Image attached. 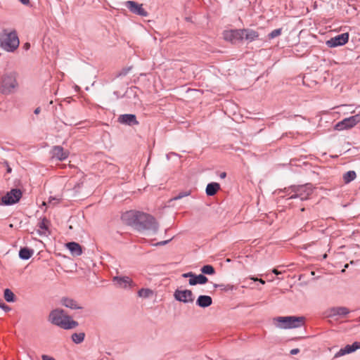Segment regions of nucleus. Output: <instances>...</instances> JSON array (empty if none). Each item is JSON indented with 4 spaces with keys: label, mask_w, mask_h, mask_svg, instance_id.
Masks as SVG:
<instances>
[{
    "label": "nucleus",
    "mask_w": 360,
    "mask_h": 360,
    "mask_svg": "<svg viewBox=\"0 0 360 360\" xmlns=\"http://www.w3.org/2000/svg\"><path fill=\"white\" fill-rule=\"evenodd\" d=\"M122 219L128 224L135 226L139 229L151 230L156 232L158 224L155 219L149 214L130 210L124 213Z\"/></svg>",
    "instance_id": "obj_1"
},
{
    "label": "nucleus",
    "mask_w": 360,
    "mask_h": 360,
    "mask_svg": "<svg viewBox=\"0 0 360 360\" xmlns=\"http://www.w3.org/2000/svg\"><path fill=\"white\" fill-rule=\"evenodd\" d=\"M51 323L56 325L63 329H72L78 326V323L71 319V318L64 313L62 309L53 310L49 317Z\"/></svg>",
    "instance_id": "obj_2"
},
{
    "label": "nucleus",
    "mask_w": 360,
    "mask_h": 360,
    "mask_svg": "<svg viewBox=\"0 0 360 360\" xmlns=\"http://www.w3.org/2000/svg\"><path fill=\"white\" fill-rule=\"evenodd\" d=\"M19 83L18 73L11 72L4 75L0 79V92L4 95H10L18 91Z\"/></svg>",
    "instance_id": "obj_3"
},
{
    "label": "nucleus",
    "mask_w": 360,
    "mask_h": 360,
    "mask_svg": "<svg viewBox=\"0 0 360 360\" xmlns=\"http://www.w3.org/2000/svg\"><path fill=\"white\" fill-rule=\"evenodd\" d=\"M20 44V41L17 32L13 30L11 32L4 31L0 34V46L8 52H13Z\"/></svg>",
    "instance_id": "obj_4"
},
{
    "label": "nucleus",
    "mask_w": 360,
    "mask_h": 360,
    "mask_svg": "<svg viewBox=\"0 0 360 360\" xmlns=\"http://www.w3.org/2000/svg\"><path fill=\"white\" fill-rule=\"evenodd\" d=\"M277 322V327L283 329L295 328L304 324L303 317L278 316L274 319Z\"/></svg>",
    "instance_id": "obj_5"
},
{
    "label": "nucleus",
    "mask_w": 360,
    "mask_h": 360,
    "mask_svg": "<svg viewBox=\"0 0 360 360\" xmlns=\"http://www.w3.org/2000/svg\"><path fill=\"white\" fill-rule=\"evenodd\" d=\"M360 122V112L351 116L349 117L345 118L342 121L338 122L335 125V129L338 131L352 129Z\"/></svg>",
    "instance_id": "obj_6"
},
{
    "label": "nucleus",
    "mask_w": 360,
    "mask_h": 360,
    "mask_svg": "<svg viewBox=\"0 0 360 360\" xmlns=\"http://www.w3.org/2000/svg\"><path fill=\"white\" fill-rule=\"evenodd\" d=\"M294 194L290 198H299L302 200H307L312 193L313 189L310 185H302L293 187Z\"/></svg>",
    "instance_id": "obj_7"
},
{
    "label": "nucleus",
    "mask_w": 360,
    "mask_h": 360,
    "mask_svg": "<svg viewBox=\"0 0 360 360\" xmlns=\"http://www.w3.org/2000/svg\"><path fill=\"white\" fill-rule=\"evenodd\" d=\"M21 197L22 192L20 189H12L1 198L2 204L6 205L15 204L20 200Z\"/></svg>",
    "instance_id": "obj_8"
},
{
    "label": "nucleus",
    "mask_w": 360,
    "mask_h": 360,
    "mask_svg": "<svg viewBox=\"0 0 360 360\" xmlns=\"http://www.w3.org/2000/svg\"><path fill=\"white\" fill-rule=\"evenodd\" d=\"M224 39L233 44L239 42L243 39V31L241 30H231L224 31Z\"/></svg>",
    "instance_id": "obj_9"
},
{
    "label": "nucleus",
    "mask_w": 360,
    "mask_h": 360,
    "mask_svg": "<svg viewBox=\"0 0 360 360\" xmlns=\"http://www.w3.org/2000/svg\"><path fill=\"white\" fill-rule=\"evenodd\" d=\"M174 298L184 303L193 302L194 300L193 294L190 290H176L174 293Z\"/></svg>",
    "instance_id": "obj_10"
},
{
    "label": "nucleus",
    "mask_w": 360,
    "mask_h": 360,
    "mask_svg": "<svg viewBox=\"0 0 360 360\" xmlns=\"http://www.w3.org/2000/svg\"><path fill=\"white\" fill-rule=\"evenodd\" d=\"M349 34L347 32L338 34L326 41L328 47L333 48L339 46L345 45L348 42Z\"/></svg>",
    "instance_id": "obj_11"
},
{
    "label": "nucleus",
    "mask_w": 360,
    "mask_h": 360,
    "mask_svg": "<svg viewBox=\"0 0 360 360\" xmlns=\"http://www.w3.org/2000/svg\"><path fill=\"white\" fill-rule=\"evenodd\" d=\"M350 313V310L345 307H333L328 309L325 314L327 317H344Z\"/></svg>",
    "instance_id": "obj_12"
},
{
    "label": "nucleus",
    "mask_w": 360,
    "mask_h": 360,
    "mask_svg": "<svg viewBox=\"0 0 360 360\" xmlns=\"http://www.w3.org/2000/svg\"><path fill=\"white\" fill-rule=\"evenodd\" d=\"M360 349V342H354L352 345H347L345 347L341 348L335 355L334 358L337 359L346 354L354 352Z\"/></svg>",
    "instance_id": "obj_13"
},
{
    "label": "nucleus",
    "mask_w": 360,
    "mask_h": 360,
    "mask_svg": "<svg viewBox=\"0 0 360 360\" xmlns=\"http://www.w3.org/2000/svg\"><path fill=\"white\" fill-rule=\"evenodd\" d=\"M115 285L121 288H128L134 285L132 280L128 276H115L113 278Z\"/></svg>",
    "instance_id": "obj_14"
},
{
    "label": "nucleus",
    "mask_w": 360,
    "mask_h": 360,
    "mask_svg": "<svg viewBox=\"0 0 360 360\" xmlns=\"http://www.w3.org/2000/svg\"><path fill=\"white\" fill-rule=\"evenodd\" d=\"M51 154L53 158L62 161L68 157L69 152L68 150H65L62 146H56L52 148Z\"/></svg>",
    "instance_id": "obj_15"
},
{
    "label": "nucleus",
    "mask_w": 360,
    "mask_h": 360,
    "mask_svg": "<svg viewBox=\"0 0 360 360\" xmlns=\"http://www.w3.org/2000/svg\"><path fill=\"white\" fill-rule=\"evenodd\" d=\"M127 8L130 10V11H131L134 13H136L141 16H146L148 14L145 9L143 8L141 4H139L132 1H128L127 2Z\"/></svg>",
    "instance_id": "obj_16"
},
{
    "label": "nucleus",
    "mask_w": 360,
    "mask_h": 360,
    "mask_svg": "<svg viewBox=\"0 0 360 360\" xmlns=\"http://www.w3.org/2000/svg\"><path fill=\"white\" fill-rule=\"evenodd\" d=\"M118 120L120 123L128 124V125H137L139 122L134 115L132 114H124L119 117Z\"/></svg>",
    "instance_id": "obj_17"
},
{
    "label": "nucleus",
    "mask_w": 360,
    "mask_h": 360,
    "mask_svg": "<svg viewBox=\"0 0 360 360\" xmlns=\"http://www.w3.org/2000/svg\"><path fill=\"white\" fill-rule=\"evenodd\" d=\"M212 304V299L208 295H200L196 300V304L202 308L208 307Z\"/></svg>",
    "instance_id": "obj_18"
},
{
    "label": "nucleus",
    "mask_w": 360,
    "mask_h": 360,
    "mask_svg": "<svg viewBox=\"0 0 360 360\" xmlns=\"http://www.w3.org/2000/svg\"><path fill=\"white\" fill-rule=\"evenodd\" d=\"M66 247L70 251L72 255L75 256H79L82 253L80 245L75 242L68 243L66 244Z\"/></svg>",
    "instance_id": "obj_19"
},
{
    "label": "nucleus",
    "mask_w": 360,
    "mask_h": 360,
    "mask_svg": "<svg viewBox=\"0 0 360 360\" xmlns=\"http://www.w3.org/2000/svg\"><path fill=\"white\" fill-rule=\"evenodd\" d=\"M243 39H245L248 41H252L258 38V33L252 30L243 29Z\"/></svg>",
    "instance_id": "obj_20"
},
{
    "label": "nucleus",
    "mask_w": 360,
    "mask_h": 360,
    "mask_svg": "<svg viewBox=\"0 0 360 360\" xmlns=\"http://www.w3.org/2000/svg\"><path fill=\"white\" fill-rule=\"evenodd\" d=\"M220 189V185L218 183H210L208 184L206 187V194L208 196H212Z\"/></svg>",
    "instance_id": "obj_21"
},
{
    "label": "nucleus",
    "mask_w": 360,
    "mask_h": 360,
    "mask_svg": "<svg viewBox=\"0 0 360 360\" xmlns=\"http://www.w3.org/2000/svg\"><path fill=\"white\" fill-rule=\"evenodd\" d=\"M61 303L63 306H65L68 308L72 309L81 308L79 306H78L76 301H75L72 299H70V298H67V297L63 298L61 300Z\"/></svg>",
    "instance_id": "obj_22"
},
{
    "label": "nucleus",
    "mask_w": 360,
    "mask_h": 360,
    "mask_svg": "<svg viewBox=\"0 0 360 360\" xmlns=\"http://www.w3.org/2000/svg\"><path fill=\"white\" fill-rule=\"evenodd\" d=\"M34 254V251L27 248H22L19 251V257L22 259H29Z\"/></svg>",
    "instance_id": "obj_23"
},
{
    "label": "nucleus",
    "mask_w": 360,
    "mask_h": 360,
    "mask_svg": "<svg viewBox=\"0 0 360 360\" xmlns=\"http://www.w3.org/2000/svg\"><path fill=\"white\" fill-rule=\"evenodd\" d=\"M49 224V221L47 219H46L45 217L41 219L38 224V226L40 229V233H45L46 231L48 230Z\"/></svg>",
    "instance_id": "obj_24"
},
{
    "label": "nucleus",
    "mask_w": 360,
    "mask_h": 360,
    "mask_svg": "<svg viewBox=\"0 0 360 360\" xmlns=\"http://www.w3.org/2000/svg\"><path fill=\"white\" fill-rule=\"evenodd\" d=\"M356 177V172L354 171H348L343 175V180L345 184H349L352 181L354 180Z\"/></svg>",
    "instance_id": "obj_25"
},
{
    "label": "nucleus",
    "mask_w": 360,
    "mask_h": 360,
    "mask_svg": "<svg viewBox=\"0 0 360 360\" xmlns=\"http://www.w3.org/2000/svg\"><path fill=\"white\" fill-rule=\"evenodd\" d=\"M85 334L84 333H73L72 335V340L76 344L82 342L84 340Z\"/></svg>",
    "instance_id": "obj_26"
},
{
    "label": "nucleus",
    "mask_w": 360,
    "mask_h": 360,
    "mask_svg": "<svg viewBox=\"0 0 360 360\" xmlns=\"http://www.w3.org/2000/svg\"><path fill=\"white\" fill-rule=\"evenodd\" d=\"M4 299L8 302H13L15 301V295L8 288H6V290H4Z\"/></svg>",
    "instance_id": "obj_27"
},
{
    "label": "nucleus",
    "mask_w": 360,
    "mask_h": 360,
    "mask_svg": "<svg viewBox=\"0 0 360 360\" xmlns=\"http://www.w3.org/2000/svg\"><path fill=\"white\" fill-rule=\"evenodd\" d=\"M201 271L202 274L212 275L214 274V269L211 265H205L201 268Z\"/></svg>",
    "instance_id": "obj_28"
},
{
    "label": "nucleus",
    "mask_w": 360,
    "mask_h": 360,
    "mask_svg": "<svg viewBox=\"0 0 360 360\" xmlns=\"http://www.w3.org/2000/svg\"><path fill=\"white\" fill-rule=\"evenodd\" d=\"M153 294V291L150 289L142 288L139 290L138 295L141 297H148Z\"/></svg>",
    "instance_id": "obj_29"
},
{
    "label": "nucleus",
    "mask_w": 360,
    "mask_h": 360,
    "mask_svg": "<svg viewBox=\"0 0 360 360\" xmlns=\"http://www.w3.org/2000/svg\"><path fill=\"white\" fill-rule=\"evenodd\" d=\"M214 288H219L223 291H231L234 289V286L231 284H214Z\"/></svg>",
    "instance_id": "obj_30"
},
{
    "label": "nucleus",
    "mask_w": 360,
    "mask_h": 360,
    "mask_svg": "<svg viewBox=\"0 0 360 360\" xmlns=\"http://www.w3.org/2000/svg\"><path fill=\"white\" fill-rule=\"evenodd\" d=\"M281 32H282V29L281 28L274 30L273 31H271L268 34V38L269 39H272L274 38H276V37L280 36L281 34Z\"/></svg>",
    "instance_id": "obj_31"
},
{
    "label": "nucleus",
    "mask_w": 360,
    "mask_h": 360,
    "mask_svg": "<svg viewBox=\"0 0 360 360\" xmlns=\"http://www.w3.org/2000/svg\"><path fill=\"white\" fill-rule=\"evenodd\" d=\"M195 280L196 284H205L208 281L207 278L202 274L195 275Z\"/></svg>",
    "instance_id": "obj_32"
},
{
    "label": "nucleus",
    "mask_w": 360,
    "mask_h": 360,
    "mask_svg": "<svg viewBox=\"0 0 360 360\" xmlns=\"http://www.w3.org/2000/svg\"><path fill=\"white\" fill-rule=\"evenodd\" d=\"M60 201V198L56 197H50L48 201V205L54 206L58 204Z\"/></svg>",
    "instance_id": "obj_33"
},
{
    "label": "nucleus",
    "mask_w": 360,
    "mask_h": 360,
    "mask_svg": "<svg viewBox=\"0 0 360 360\" xmlns=\"http://www.w3.org/2000/svg\"><path fill=\"white\" fill-rule=\"evenodd\" d=\"M190 194L189 192H181L179 193L176 196H175L173 199L174 200H179L185 196H188Z\"/></svg>",
    "instance_id": "obj_34"
},
{
    "label": "nucleus",
    "mask_w": 360,
    "mask_h": 360,
    "mask_svg": "<svg viewBox=\"0 0 360 360\" xmlns=\"http://www.w3.org/2000/svg\"><path fill=\"white\" fill-rule=\"evenodd\" d=\"M0 308L3 309L5 311H9L11 310V307L6 304H4L2 300H0Z\"/></svg>",
    "instance_id": "obj_35"
},
{
    "label": "nucleus",
    "mask_w": 360,
    "mask_h": 360,
    "mask_svg": "<svg viewBox=\"0 0 360 360\" xmlns=\"http://www.w3.org/2000/svg\"><path fill=\"white\" fill-rule=\"evenodd\" d=\"M189 284L191 285H195L196 284V280H195V274L193 273V276L189 277Z\"/></svg>",
    "instance_id": "obj_36"
},
{
    "label": "nucleus",
    "mask_w": 360,
    "mask_h": 360,
    "mask_svg": "<svg viewBox=\"0 0 360 360\" xmlns=\"http://www.w3.org/2000/svg\"><path fill=\"white\" fill-rule=\"evenodd\" d=\"M22 48L25 51H28L30 49V44L29 42H26L22 45Z\"/></svg>",
    "instance_id": "obj_37"
},
{
    "label": "nucleus",
    "mask_w": 360,
    "mask_h": 360,
    "mask_svg": "<svg viewBox=\"0 0 360 360\" xmlns=\"http://www.w3.org/2000/svg\"><path fill=\"white\" fill-rule=\"evenodd\" d=\"M41 359L42 360H56L54 358L48 355H42Z\"/></svg>",
    "instance_id": "obj_38"
},
{
    "label": "nucleus",
    "mask_w": 360,
    "mask_h": 360,
    "mask_svg": "<svg viewBox=\"0 0 360 360\" xmlns=\"http://www.w3.org/2000/svg\"><path fill=\"white\" fill-rule=\"evenodd\" d=\"M191 276H193V272H188L182 274V277L184 278H189Z\"/></svg>",
    "instance_id": "obj_39"
},
{
    "label": "nucleus",
    "mask_w": 360,
    "mask_h": 360,
    "mask_svg": "<svg viewBox=\"0 0 360 360\" xmlns=\"http://www.w3.org/2000/svg\"><path fill=\"white\" fill-rule=\"evenodd\" d=\"M300 352V349L296 348V349H292L290 350V354H292V355H295V354H297Z\"/></svg>",
    "instance_id": "obj_40"
},
{
    "label": "nucleus",
    "mask_w": 360,
    "mask_h": 360,
    "mask_svg": "<svg viewBox=\"0 0 360 360\" xmlns=\"http://www.w3.org/2000/svg\"><path fill=\"white\" fill-rule=\"evenodd\" d=\"M251 279H252L255 281H259L262 284H264L265 283V281L264 280H262V279L255 278H251Z\"/></svg>",
    "instance_id": "obj_41"
},
{
    "label": "nucleus",
    "mask_w": 360,
    "mask_h": 360,
    "mask_svg": "<svg viewBox=\"0 0 360 360\" xmlns=\"http://www.w3.org/2000/svg\"><path fill=\"white\" fill-rule=\"evenodd\" d=\"M22 4L28 5L30 3V0H19Z\"/></svg>",
    "instance_id": "obj_42"
},
{
    "label": "nucleus",
    "mask_w": 360,
    "mask_h": 360,
    "mask_svg": "<svg viewBox=\"0 0 360 360\" xmlns=\"http://www.w3.org/2000/svg\"><path fill=\"white\" fill-rule=\"evenodd\" d=\"M272 272H273L274 274H276V275H278V274H281V271H278L276 269H274L272 270Z\"/></svg>",
    "instance_id": "obj_43"
},
{
    "label": "nucleus",
    "mask_w": 360,
    "mask_h": 360,
    "mask_svg": "<svg viewBox=\"0 0 360 360\" xmlns=\"http://www.w3.org/2000/svg\"><path fill=\"white\" fill-rule=\"evenodd\" d=\"M226 176V172H221L220 174V178L224 179Z\"/></svg>",
    "instance_id": "obj_44"
},
{
    "label": "nucleus",
    "mask_w": 360,
    "mask_h": 360,
    "mask_svg": "<svg viewBox=\"0 0 360 360\" xmlns=\"http://www.w3.org/2000/svg\"><path fill=\"white\" fill-rule=\"evenodd\" d=\"M41 110H40V108H37L35 110H34V113L36 115L39 114Z\"/></svg>",
    "instance_id": "obj_45"
},
{
    "label": "nucleus",
    "mask_w": 360,
    "mask_h": 360,
    "mask_svg": "<svg viewBox=\"0 0 360 360\" xmlns=\"http://www.w3.org/2000/svg\"><path fill=\"white\" fill-rule=\"evenodd\" d=\"M169 240H165V241H162V242H160L159 243L160 245H165L167 244Z\"/></svg>",
    "instance_id": "obj_46"
},
{
    "label": "nucleus",
    "mask_w": 360,
    "mask_h": 360,
    "mask_svg": "<svg viewBox=\"0 0 360 360\" xmlns=\"http://www.w3.org/2000/svg\"><path fill=\"white\" fill-rule=\"evenodd\" d=\"M48 204V202H43L42 203V206H46V205Z\"/></svg>",
    "instance_id": "obj_47"
}]
</instances>
